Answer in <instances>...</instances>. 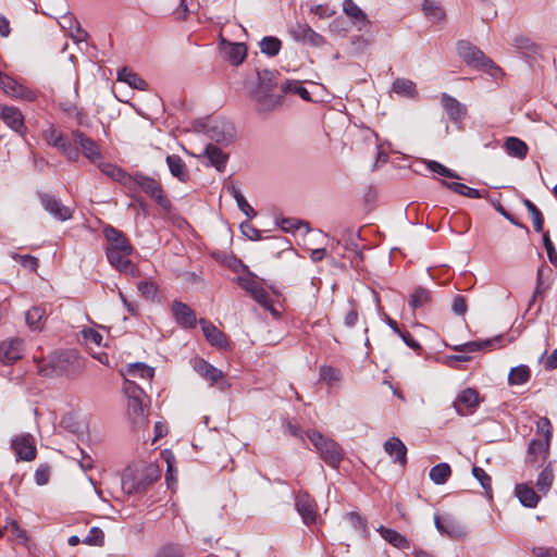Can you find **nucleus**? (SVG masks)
<instances>
[{"label":"nucleus","instance_id":"ddd939ff","mask_svg":"<svg viewBox=\"0 0 557 557\" xmlns=\"http://www.w3.org/2000/svg\"><path fill=\"white\" fill-rule=\"evenodd\" d=\"M45 138L49 145L59 149L69 161L75 162L79 159V152L75 149L67 137L55 128H49L45 132Z\"/></svg>","mask_w":557,"mask_h":557},{"label":"nucleus","instance_id":"7c9ffc66","mask_svg":"<svg viewBox=\"0 0 557 557\" xmlns=\"http://www.w3.org/2000/svg\"><path fill=\"white\" fill-rule=\"evenodd\" d=\"M434 523L441 534L456 537L461 534L460 527L448 517L434 516Z\"/></svg>","mask_w":557,"mask_h":557},{"label":"nucleus","instance_id":"a19ab883","mask_svg":"<svg viewBox=\"0 0 557 557\" xmlns=\"http://www.w3.org/2000/svg\"><path fill=\"white\" fill-rule=\"evenodd\" d=\"M25 319L30 329L41 330L42 321L46 319V310L42 307H33L26 312Z\"/></svg>","mask_w":557,"mask_h":557},{"label":"nucleus","instance_id":"4c0bfd02","mask_svg":"<svg viewBox=\"0 0 557 557\" xmlns=\"http://www.w3.org/2000/svg\"><path fill=\"white\" fill-rule=\"evenodd\" d=\"M451 475V468L448 463L442 462L431 468L429 476L436 485H443Z\"/></svg>","mask_w":557,"mask_h":557},{"label":"nucleus","instance_id":"9d476101","mask_svg":"<svg viewBox=\"0 0 557 557\" xmlns=\"http://www.w3.org/2000/svg\"><path fill=\"white\" fill-rule=\"evenodd\" d=\"M288 33L294 40L312 47H322L325 44L324 37L314 32L307 23L297 22L290 25Z\"/></svg>","mask_w":557,"mask_h":557},{"label":"nucleus","instance_id":"864d4df0","mask_svg":"<svg viewBox=\"0 0 557 557\" xmlns=\"http://www.w3.org/2000/svg\"><path fill=\"white\" fill-rule=\"evenodd\" d=\"M320 380L331 385L341 380V371L331 366H322L319 370Z\"/></svg>","mask_w":557,"mask_h":557},{"label":"nucleus","instance_id":"423d86ee","mask_svg":"<svg viewBox=\"0 0 557 557\" xmlns=\"http://www.w3.org/2000/svg\"><path fill=\"white\" fill-rule=\"evenodd\" d=\"M203 131L208 138L218 144H230L235 137L234 125L219 117L208 120L203 124Z\"/></svg>","mask_w":557,"mask_h":557},{"label":"nucleus","instance_id":"37998d69","mask_svg":"<svg viewBox=\"0 0 557 557\" xmlns=\"http://www.w3.org/2000/svg\"><path fill=\"white\" fill-rule=\"evenodd\" d=\"M259 46L262 53L275 57L282 48V41L277 37L265 36L261 39Z\"/></svg>","mask_w":557,"mask_h":557},{"label":"nucleus","instance_id":"dca6fc26","mask_svg":"<svg viewBox=\"0 0 557 557\" xmlns=\"http://www.w3.org/2000/svg\"><path fill=\"white\" fill-rule=\"evenodd\" d=\"M11 448L20 460L30 461L36 458L35 440L30 434L14 437L11 442Z\"/></svg>","mask_w":557,"mask_h":557},{"label":"nucleus","instance_id":"72a5a7b5","mask_svg":"<svg viewBox=\"0 0 557 557\" xmlns=\"http://www.w3.org/2000/svg\"><path fill=\"white\" fill-rule=\"evenodd\" d=\"M247 55V47L240 42H230L225 49L226 60L233 65L243 63Z\"/></svg>","mask_w":557,"mask_h":557},{"label":"nucleus","instance_id":"a878e982","mask_svg":"<svg viewBox=\"0 0 557 557\" xmlns=\"http://www.w3.org/2000/svg\"><path fill=\"white\" fill-rule=\"evenodd\" d=\"M385 451L394 458L395 462L405 466L407 462V448L398 437H391L384 443Z\"/></svg>","mask_w":557,"mask_h":557},{"label":"nucleus","instance_id":"9b49d317","mask_svg":"<svg viewBox=\"0 0 557 557\" xmlns=\"http://www.w3.org/2000/svg\"><path fill=\"white\" fill-rule=\"evenodd\" d=\"M193 367L195 371L205 380L209 381L211 385L216 384L221 391H226L230 387V384L224 380L223 372L205 359L196 358Z\"/></svg>","mask_w":557,"mask_h":557},{"label":"nucleus","instance_id":"5701e85b","mask_svg":"<svg viewBox=\"0 0 557 557\" xmlns=\"http://www.w3.org/2000/svg\"><path fill=\"white\" fill-rule=\"evenodd\" d=\"M199 323L202 329V333L206 337V339L212 345L218 348H226L228 343L226 339L225 334L220 331L212 322L200 319Z\"/></svg>","mask_w":557,"mask_h":557},{"label":"nucleus","instance_id":"69168bd1","mask_svg":"<svg viewBox=\"0 0 557 557\" xmlns=\"http://www.w3.org/2000/svg\"><path fill=\"white\" fill-rule=\"evenodd\" d=\"M543 244L550 263L557 267V251L547 232L543 234Z\"/></svg>","mask_w":557,"mask_h":557},{"label":"nucleus","instance_id":"49530a36","mask_svg":"<svg viewBox=\"0 0 557 557\" xmlns=\"http://www.w3.org/2000/svg\"><path fill=\"white\" fill-rule=\"evenodd\" d=\"M515 495L524 507L529 508L535 507L541 498L536 490H515Z\"/></svg>","mask_w":557,"mask_h":557},{"label":"nucleus","instance_id":"c03bdc74","mask_svg":"<svg viewBox=\"0 0 557 557\" xmlns=\"http://www.w3.org/2000/svg\"><path fill=\"white\" fill-rule=\"evenodd\" d=\"M245 270H248L246 265H243ZM248 274L246 276H238L236 278L237 283L244 288L250 296H253L260 288L263 286L256 280V276L247 271Z\"/></svg>","mask_w":557,"mask_h":557},{"label":"nucleus","instance_id":"c756f323","mask_svg":"<svg viewBox=\"0 0 557 557\" xmlns=\"http://www.w3.org/2000/svg\"><path fill=\"white\" fill-rule=\"evenodd\" d=\"M440 183L450 189L451 191L458 194V195H461V196H465V197H468V198H483L485 197V194L486 191H481L479 189H475V188H472V187H469L462 183H457V182H446L444 180H441Z\"/></svg>","mask_w":557,"mask_h":557},{"label":"nucleus","instance_id":"c85d7f7f","mask_svg":"<svg viewBox=\"0 0 557 557\" xmlns=\"http://www.w3.org/2000/svg\"><path fill=\"white\" fill-rule=\"evenodd\" d=\"M117 81L126 83L129 87L134 89H148V83L128 67H123L117 72Z\"/></svg>","mask_w":557,"mask_h":557},{"label":"nucleus","instance_id":"3c124183","mask_svg":"<svg viewBox=\"0 0 557 557\" xmlns=\"http://www.w3.org/2000/svg\"><path fill=\"white\" fill-rule=\"evenodd\" d=\"M425 164L428 169L441 176L448 177V178H456L459 180V175L454 172L453 170L446 168L442 163L434 161V160H428L425 161Z\"/></svg>","mask_w":557,"mask_h":557},{"label":"nucleus","instance_id":"f8f14e48","mask_svg":"<svg viewBox=\"0 0 557 557\" xmlns=\"http://www.w3.org/2000/svg\"><path fill=\"white\" fill-rule=\"evenodd\" d=\"M38 198L45 210L48 211L57 220L63 222L72 219L73 209L64 206L55 196L39 191Z\"/></svg>","mask_w":557,"mask_h":557},{"label":"nucleus","instance_id":"2f4dec72","mask_svg":"<svg viewBox=\"0 0 557 557\" xmlns=\"http://www.w3.org/2000/svg\"><path fill=\"white\" fill-rule=\"evenodd\" d=\"M99 170L106 174L107 176L113 178L114 181L121 183L124 187H126V183H128V178H131V174L124 172L121 168L109 163V162H99Z\"/></svg>","mask_w":557,"mask_h":557},{"label":"nucleus","instance_id":"de8ad7c7","mask_svg":"<svg viewBox=\"0 0 557 557\" xmlns=\"http://www.w3.org/2000/svg\"><path fill=\"white\" fill-rule=\"evenodd\" d=\"M422 11L433 22L441 21L445 15L443 8L432 0H424Z\"/></svg>","mask_w":557,"mask_h":557},{"label":"nucleus","instance_id":"aec40b11","mask_svg":"<svg viewBox=\"0 0 557 557\" xmlns=\"http://www.w3.org/2000/svg\"><path fill=\"white\" fill-rule=\"evenodd\" d=\"M0 88L9 96L33 101L35 95L32 90L18 84L14 78L0 72Z\"/></svg>","mask_w":557,"mask_h":557},{"label":"nucleus","instance_id":"c9c22d12","mask_svg":"<svg viewBox=\"0 0 557 557\" xmlns=\"http://www.w3.org/2000/svg\"><path fill=\"white\" fill-rule=\"evenodd\" d=\"M392 89L395 94L403 97L416 98L418 96L416 84L408 78H396L393 82Z\"/></svg>","mask_w":557,"mask_h":557},{"label":"nucleus","instance_id":"bb28decb","mask_svg":"<svg viewBox=\"0 0 557 557\" xmlns=\"http://www.w3.org/2000/svg\"><path fill=\"white\" fill-rule=\"evenodd\" d=\"M172 176L176 177L180 182L186 183L189 181L188 169L183 159L177 154H170L165 159Z\"/></svg>","mask_w":557,"mask_h":557},{"label":"nucleus","instance_id":"6e6552de","mask_svg":"<svg viewBox=\"0 0 557 557\" xmlns=\"http://www.w3.org/2000/svg\"><path fill=\"white\" fill-rule=\"evenodd\" d=\"M71 140L77 147L76 149L81 150L83 156L90 162L98 163L102 159V153L97 143L79 129L71 132Z\"/></svg>","mask_w":557,"mask_h":557},{"label":"nucleus","instance_id":"0eeeda50","mask_svg":"<svg viewBox=\"0 0 557 557\" xmlns=\"http://www.w3.org/2000/svg\"><path fill=\"white\" fill-rule=\"evenodd\" d=\"M482 399L475 388L467 387L460 391L453 403V407L459 416L473 414L479 408Z\"/></svg>","mask_w":557,"mask_h":557},{"label":"nucleus","instance_id":"5fc2aeb1","mask_svg":"<svg viewBox=\"0 0 557 557\" xmlns=\"http://www.w3.org/2000/svg\"><path fill=\"white\" fill-rule=\"evenodd\" d=\"M83 543L87 545L102 546L104 544L103 531L97 527H92L83 540Z\"/></svg>","mask_w":557,"mask_h":557},{"label":"nucleus","instance_id":"0e129e2a","mask_svg":"<svg viewBox=\"0 0 557 557\" xmlns=\"http://www.w3.org/2000/svg\"><path fill=\"white\" fill-rule=\"evenodd\" d=\"M13 259L20 262L24 268L36 271L38 268V259L30 255L14 253Z\"/></svg>","mask_w":557,"mask_h":557},{"label":"nucleus","instance_id":"b1692460","mask_svg":"<svg viewBox=\"0 0 557 557\" xmlns=\"http://www.w3.org/2000/svg\"><path fill=\"white\" fill-rule=\"evenodd\" d=\"M203 157L208 159L207 165L214 166L218 171L223 172L228 160V154L213 144H208L203 151Z\"/></svg>","mask_w":557,"mask_h":557},{"label":"nucleus","instance_id":"680f3d73","mask_svg":"<svg viewBox=\"0 0 557 557\" xmlns=\"http://www.w3.org/2000/svg\"><path fill=\"white\" fill-rule=\"evenodd\" d=\"M536 431L539 434L543 435V438L552 441L553 437V426L548 418L542 417L536 422Z\"/></svg>","mask_w":557,"mask_h":557},{"label":"nucleus","instance_id":"603ef678","mask_svg":"<svg viewBox=\"0 0 557 557\" xmlns=\"http://www.w3.org/2000/svg\"><path fill=\"white\" fill-rule=\"evenodd\" d=\"M260 306L269 310L273 315H278V312L273 307V301L268 292L262 287L253 296H251Z\"/></svg>","mask_w":557,"mask_h":557},{"label":"nucleus","instance_id":"4468645a","mask_svg":"<svg viewBox=\"0 0 557 557\" xmlns=\"http://www.w3.org/2000/svg\"><path fill=\"white\" fill-rule=\"evenodd\" d=\"M251 98L255 102V110L259 114H268L282 106L284 96L283 94L274 95L273 92L251 91Z\"/></svg>","mask_w":557,"mask_h":557},{"label":"nucleus","instance_id":"f257e3e1","mask_svg":"<svg viewBox=\"0 0 557 557\" xmlns=\"http://www.w3.org/2000/svg\"><path fill=\"white\" fill-rule=\"evenodd\" d=\"M457 53L462 61L471 67L485 71L495 78L503 75L502 69L497 66L492 59L486 57L483 51L469 41H458Z\"/></svg>","mask_w":557,"mask_h":557},{"label":"nucleus","instance_id":"f704fd0d","mask_svg":"<svg viewBox=\"0 0 557 557\" xmlns=\"http://www.w3.org/2000/svg\"><path fill=\"white\" fill-rule=\"evenodd\" d=\"M505 149L510 157L518 159H524L529 150L527 144L517 137H508L505 141Z\"/></svg>","mask_w":557,"mask_h":557},{"label":"nucleus","instance_id":"4be33fe9","mask_svg":"<svg viewBox=\"0 0 557 557\" xmlns=\"http://www.w3.org/2000/svg\"><path fill=\"white\" fill-rule=\"evenodd\" d=\"M0 115L4 123L11 127L14 132L20 135H24L26 132V126L24 124V117L21 111L14 107L4 106L1 109Z\"/></svg>","mask_w":557,"mask_h":557},{"label":"nucleus","instance_id":"39448f33","mask_svg":"<svg viewBox=\"0 0 557 557\" xmlns=\"http://www.w3.org/2000/svg\"><path fill=\"white\" fill-rule=\"evenodd\" d=\"M49 366L51 368L50 372L46 369H41V372L52 375L75 376L83 371V361L73 350L52 355Z\"/></svg>","mask_w":557,"mask_h":557},{"label":"nucleus","instance_id":"774afa93","mask_svg":"<svg viewBox=\"0 0 557 557\" xmlns=\"http://www.w3.org/2000/svg\"><path fill=\"white\" fill-rule=\"evenodd\" d=\"M50 478V467L48 465H40L35 471V482L38 485H46Z\"/></svg>","mask_w":557,"mask_h":557},{"label":"nucleus","instance_id":"bf43d9fd","mask_svg":"<svg viewBox=\"0 0 557 557\" xmlns=\"http://www.w3.org/2000/svg\"><path fill=\"white\" fill-rule=\"evenodd\" d=\"M154 557H184V554L180 545L166 544L157 552Z\"/></svg>","mask_w":557,"mask_h":557},{"label":"nucleus","instance_id":"58836bf2","mask_svg":"<svg viewBox=\"0 0 557 557\" xmlns=\"http://www.w3.org/2000/svg\"><path fill=\"white\" fill-rule=\"evenodd\" d=\"M531 377V370L528 366L521 364L513 367L508 374L509 385H522L525 384Z\"/></svg>","mask_w":557,"mask_h":557},{"label":"nucleus","instance_id":"412c9836","mask_svg":"<svg viewBox=\"0 0 557 557\" xmlns=\"http://www.w3.org/2000/svg\"><path fill=\"white\" fill-rule=\"evenodd\" d=\"M172 314L177 324L185 329H193L197 324L195 311L186 304L174 300L171 306Z\"/></svg>","mask_w":557,"mask_h":557},{"label":"nucleus","instance_id":"cd10ccee","mask_svg":"<svg viewBox=\"0 0 557 557\" xmlns=\"http://www.w3.org/2000/svg\"><path fill=\"white\" fill-rule=\"evenodd\" d=\"M227 193L235 199L238 209L248 218L252 219L257 215V212L248 203L246 198L240 193L239 188L234 184L230 183L225 186Z\"/></svg>","mask_w":557,"mask_h":557},{"label":"nucleus","instance_id":"052dcab7","mask_svg":"<svg viewBox=\"0 0 557 557\" xmlns=\"http://www.w3.org/2000/svg\"><path fill=\"white\" fill-rule=\"evenodd\" d=\"M128 412L134 417H145L144 397H134L128 399Z\"/></svg>","mask_w":557,"mask_h":557},{"label":"nucleus","instance_id":"473e14b6","mask_svg":"<svg viewBox=\"0 0 557 557\" xmlns=\"http://www.w3.org/2000/svg\"><path fill=\"white\" fill-rule=\"evenodd\" d=\"M377 532L386 542H388L391 545H393L396 548H408L409 547L408 540L403 534L397 532L396 530L381 525L377 529Z\"/></svg>","mask_w":557,"mask_h":557},{"label":"nucleus","instance_id":"a18cd8bd","mask_svg":"<svg viewBox=\"0 0 557 557\" xmlns=\"http://www.w3.org/2000/svg\"><path fill=\"white\" fill-rule=\"evenodd\" d=\"M431 301V293L423 288L418 287L413 290L409 298V306L414 310L423 307Z\"/></svg>","mask_w":557,"mask_h":557},{"label":"nucleus","instance_id":"13d9d810","mask_svg":"<svg viewBox=\"0 0 557 557\" xmlns=\"http://www.w3.org/2000/svg\"><path fill=\"white\" fill-rule=\"evenodd\" d=\"M554 470L548 463L539 474L536 487H550L554 483Z\"/></svg>","mask_w":557,"mask_h":557},{"label":"nucleus","instance_id":"1a4fd4ad","mask_svg":"<svg viewBox=\"0 0 557 557\" xmlns=\"http://www.w3.org/2000/svg\"><path fill=\"white\" fill-rule=\"evenodd\" d=\"M295 506L305 524L311 525L317 522V503L306 490H299L296 495Z\"/></svg>","mask_w":557,"mask_h":557},{"label":"nucleus","instance_id":"8fccbe9b","mask_svg":"<svg viewBox=\"0 0 557 557\" xmlns=\"http://www.w3.org/2000/svg\"><path fill=\"white\" fill-rule=\"evenodd\" d=\"M549 447H550V441L545 440V438H543V440L533 438L529 443L528 453H529V455L534 456V457L540 454H543L544 458H545L546 455L548 454Z\"/></svg>","mask_w":557,"mask_h":557},{"label":"nucleus","instance_id":"7ed1b4c3","mask_svg":"<svg viewBox=\"0 0 557 557\" xmlns=\"http://www.w3.org/2000/svg\"><path fill=\"white\" fill-rule=\"evenodd\" d=\"M161 478V469L154 463L132 465L122 473L123 487H148Z\"/></svg>","mask_w":557,"mask_h":557},{"label":"nucleus","instance_id":"393cba45","mask_svg":"<svg viewBox=\"0 0 557 557\" xmlns=\"http://www.w3.org/2000/svg\"><path fill=\"white\" fill-rule=\"evenodd\" d=\"M343 11L359 29H363L370 24L367 14L354 2V0H344Z\"/></svg>","mask_w":557,"mask_h":557},{"label":"nucleus","instance_id":"ea45409f","mask_svg":"<svg viewBox=\"0 0 557 557\" xmlns=\"http://www.w3.org/2000/svg\"><path fill=\"white\" fill-rule=\"evenodd\" d=\"M283 96L285 94H294L299 96L302 100L310 101V92L298 81H286L281 85Z\"/></svg>","mask_w":557,"mask_h":557},{"label":"nucleus","instance_id":"338daca9","mask_svg":"<svg viewBox=\"0 0 557 557\" xmlns=\"http://www.w3.org/2000/svg\"><path fill=\"white\" fill-rule=\"evenodd\" d=\"M278 225L285 232H290L293 230H297L300 226H305V227L308 228V223L307 222H304V221H300V220H297V219H294V218L282 219L280 221Z\"/></svg>","mask_w":557,"mask_h":557},{"label":"nucleus","instance_id":"20e7f679","mask_svg":"<svg viewBox=\"0 0 557 557\" xmlns=\"http://www.w3.org/2000/svg\"><path fill=\"white\" fill-rule=\"evenodd\" d=\"M306 435L327 466L332 468L339 466L344 458V450L337 442L315 430H309Z\"/></svg>","mask_w":557,"mask_h":557},{"label":"nucleus","instance_id":"4d7b16f0","mask_svg":"<svg viewBox=\"0 0 557 557\" xmlns=\"http://www.w3.org/2000/svg\"><path fill=\"white\" fill-rule=\"evenodd\" d=\"M137 288L143 297L148 300H153L158 294L157 285L151 281L139 282Z\"/></svg>","mask_w":557,"mask_h":557},{"label":"nucleus","instance_id":"f3484780","mask_svg":"<svg viewBox=\"0 0 557 557\" xmlns=\"http://www.w3.org/2000/svg\"><path fill=\"white\" fill-rule=\"evenodd\" d=\"M132 253L122 251L106 250L108 262L119 272L136 277L139 275L138 268L128 259Z\"/></svg>","mask_w":557,"mask_h":557},{"label":"nucleus","instance_id":"f03ea898","mask_svg":"<svg viewBox=\"0 0 557 557\" xmlns=\"http://www.w3.org/2000/svg\"><path fill=\"white\" fill-rule=\"evenodd\" d=\"M126 188L131 191H144L165 211H170L172 208V202L164 194L162 185L153 177L140 173L131 175Z\"/></svg>","mask_w":557,"mask_h":557},{"label":"nucleus","instance_id":"79ce46f5","mask_svg":"<svg viewBox=\"0 0 557 557\" xmlns=\"http://www.w3.org/2000/svg\"><path fill=\"white\" fill-rule=\"evenodd\" d=\"M127 376L133 377H141V379H152L154 374V369L147 366L143 362H136L127 366L126 373Z\"/></svg>","mask_w":557,"mask_h":557},{"label":"nucleus","instance_id":"6e6d98bb","mask_svg":"<svg viewBox=\"0 0 557 557\" xmlns=\"http://www.w3.org/2000/svg\"><path fill=\"white\" fill-rule=\"evenodd\" d=\"M123 392L127 399L134 397H145V392L143 388L128 377L124 379Z\"/></svg>","mask_w":557,"mask_h":557},{"label":"nucleus","instance_id":"2eb2a0df","mask_svg":"<svg viewBox=\"0 0 557 557\" xmlns=\"http://www.w3.org/2000/svg\"><path fill=\"white\" fill-rule=\"evenodd\" d=\"M103 236L108 242L106 250L122 251V253H132L134 248L128 238L112 225L103 228Z\"/></svg>","mask_w":557,"mask_h":557},{"label":"nucleus","instance_id":"6ab92c4d","mask_svg":"<svg viewBox=\"0 0 557 557\" xmlns=\"http://www.w3.org/2000/svg\"><path fill=\"white\" fill-rule=\"evenodd\" d=\"M441 103L453 123L460 124L463 122L468 114V109L463 103L446 92L441 95Z\"/></svg>","mask_w":557,"mask_h":557},{"label":"nucleus","instance_id":"e2e57ef3","mask_svg":"<svg viewBox=\"0 0 557 557\" xmlns=\"http://www.w3.org/2000/svg\"><path fill=\"white\" fill-rule=\"evenodd\" d=\"M515 46L527 53H535L537 46L525 36H518L515 38Z\"/></svg>","mask_w":557,"mask_h":557},{"label":"nucleus","instance_id":"09e8293b","mask_svg":"<svg viewBox=\"0 0 557 557\" xmlns=\"http://www.w3.org/2000/svg\"><path fill=\"white\" fill-rule=\"evenodd\" d=\"M523 205L532 216L534 231L542 232L544 227V219L540 209L529 199H524Z\"/></svg>","mask_w":557,"mask_h":557},{"label":"nucleus","instance_id":"a211bd4d","mask_svg":"<svg viewBox=\"0 0 557 557\" xmlns=\"http://www.w3.org/2000/svg\"><path fill=\"white\" fill-rule=\"evenodd\" d=\"M24 354V342L20 338H11L0 344V361L12 364L20 360Z\"/></svg>","mask_w":557,"mask_h":557},{"label":"nucleus","instance_id":"e433bc0d","mask_svg":"<svg viewBox=\"0 0 557 557\" xmlns=\"http://www.w3.org/2000/svg\"><path fill=\"white\" fill-rule=\"evenodd\" d=\"M276 87L275 74L269 70L258 72V85L252 91L273 92Z\"/></svg>","mask_w":557,"mask_h":557}]
</instances>
